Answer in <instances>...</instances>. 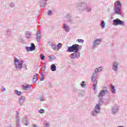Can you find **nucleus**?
I'll return each instance as SVG.
<instances>
[{
  "instance_id": "obj_1",
  "label": "nucleus",
  "mask_w": 127,
  "mask_h": 127,
  "mask_svg": "<svg viewBox=\"0 0 127 127\" xmlns=\"http://www.w3.org/2000/svg\"><path fill=\"white\" fill-rule=\"evenodd\" d=\"M81 49H82V46L76 44L68 47L67 49V52H73L70 56V59L72 60L74 59H79L81 56V53L79 52Z\"/></svg>"
},
{
  "instance_id": "obj_2",
  "label": "nucleus",
  "mask_w": 127,
  "mask_h": 127,
  "mask_svg": "<svg viewBox=\"0 0 127 127\" xmlns=\"http://www.w3.org/2000/svg\"><path fill=\"white\" fill-rule=\"evenodd\" d=\"M103 67L100 66L95 68L94 72L92 74L91 76V81L93 82V87L94 91L96 90V88H97V84H98V81L97 80V78L98 77V73L102 71Z\"/></svg>"
},
{
  "instance_id": "obj_3",
  "label": "nucleus",
  "mask_w": 127,
  "mask_h": 127,
  "mask_svg": "<svg viewBox=\"0 0 127 127\" xmlns=\"http://www.w3.org/2000/svg\"><path fill=\"white\" fill-rule=\"evenodd\" d=\"M114 13L115 14H122V3L121 1L117 0L114 3Z\"/></svg>"
},
{
  "instance_id": "obj_4",
  "label": "nucleus",
  "mask_w": 127,
  "mask_h": 127,
  "mask_svg": "<svg viewBox=\"0 0 127 127\" xmlns=\"http://www.w3.org/2000/svg\"><path fill=\"white\" fill-rule=\"evenodd\" d=\"M14 63L16 69H17V70H20V69L22 68L23 62H24V61L22 60L19 62V60L16 58H14Z\"/></svg>"
},
{
  "instance_id": "obj_5",
  "label": "nucleus",
  "mask_w": 127,
  "mask_h": 127,
  "mask_svg": "<svg viewBox=\"0 0 127 127\" xmlns=\"http://www.w3.org/2000/svg\"><path fill=\"white\" fill-rule=\"evenodd\" d=\"M100 107L99 104H96L95 107L93 108V110L91 112V115L93 117H96V116L100 114Z\"/></svg>"
},
{
  "instance_id": "obj_6",
  "label": "nucleus",
  "mask_w": 127,
  "mask_h": 127,
  "mask_svg": "<svg viewBox=\"0 0 127 127\" xmlns=\"http://www.w3.org/2000/svg\"><path fill=\"white\" fill-rule=\"evenodd\" d=\"M113 25L115 26H118V25H121L122 26H125V22L120 20L119 18L113 20Z\"/></svg>"
},
{
  "instance_id": "obj_7",
  "label": "nucleus",
  "mask_w": 127,
  "mask_h": 127,
  "mask_svg": "<svg viewBox=\"0 0 127 127\" xmlns=\"http://www.w3.org/2000/svg\"><path fill=\"white\" fill-rule=\"evenodd\" d=\"M75 5L77 6V7H80L79 9L81 11H84V10H86V6H87V3L81 2V3H75Z\"/></svg>"
},
{
  "instance_id": "obj_8",
  "label": "nucleus",
  "mask_w": 127,
  "mask_h": 127,
  "mask_svg": "<svg viewBox=\"0 0 127 127\" xmlns=\"http://www.w3.org/2000/svg\"><path fill=\"white\" fill-rule=\"evenodd\" d=\"M101 42H102V39H97L96 40H94L92 43L91 49H93V50H94L96 46L100 45Z\"/></svg>"
},
{
  "instance_id": "obj_9",
  "label": "nucleus",
  "mask_w": 127,
  "mask_h": 127,
  "mask_svg": "<svg viewBox=\"0 0 127 127\" xmlns=\"http://www.w3.org/2000/svg\"><path fill=\"white\" fill-rule=\"evenodd\" d=\"M107 93H108V90H101L98 94V97L99 99H100V98H103V97H104V96H105Z\"/></svg>"
},
{
  "instance_id": "obj_10",
  "label": "nucleus",
  "mask_w": 127,
  "mask_h": 127,
  "mask_svg": "<svg viewBox=\"0 0 127 127\" xmlns=\"http://www.w3.org/2000/svg\"><path fill=\"white\" fill-rule=\"evenodd\" d=\"M36 39L37 42H40V40L41 39V33L40 31H37L36 34Z\"/></svg>"
},
{
  "instance_id": "obj_11",
  "label": "nucleus",
  "mask_w": 127,
  "mask_h": 127,
  "mask_svg": "<svg viewBox=\"0 0 127 127\" xmlns=\"http://www.w3.org/2000/svg\"><path fill=\"white\" fill-rule=\"evenodd\" d=\"M118 66H119V62H114L113 63L112 68L115 72L118 71Z\"/></svg>"
},
{
  "instance_id": "obj_12",
  "label": "nucleus",
  "mask_w": 127,
  "mask_h": 127,
  "mask_svg": "<svg viewBox=\"0 0 127 127\" xmlns=\"http://www.w3.org/2000/svg\"><path fill=\"white\" fill-rule=\"evenodd\" d=\"M16 118L17 127H20L19 121H20V117H19V113H18V111H16Z\"/></svg>"
},
{
  "instance_id": "obj_13",
  "label": "nucleus",
  "mask_w": 127,
  "mask_h": 127,
  "mask_svg": "<svg viewBox=\"0 0 127 127\" xmlns=\"http://www.w3.org/2000/svg\"><path fill=\"white\" fill-rule=\"evenodd\" d=\"M119 111V107L118 106L115 105L112 107V113L113 115H116Z\"/></svg>"
},
{
  "instance_id": "obj_14",
  "label": "nucleus",
  "mask_w": 127,
  "mask_h": 127,
  "mask_svg": "<svg viewBox=\"0 0 127 127\" xmlns=\"http://www.w3.org/2000/svg\"><path fill=\"white\" fill-rule=\"evenodd\" d=\"M25 101V97L22 96L19 99V105L20 106H22L23 103H24V101Z\"/></svg>"
},
{
  "instance_id": "obj_15",
  "label": "nucleus",
  "mask_w": 127,
  "mask_h": 127,
  "mask_svg": "<svg viewBox=\"0 0 127 127\" xmlns=\"http://www.w3.org/2000/svg\"><path fill=\"white\" fill-rule=\"evenodd\" d=\"M25 38L26 39H30L31 37H32V35L31 34V33L29 31H27L26 32V34H25Z\"/></svg>"
},
{
  "instance_id": "obj_16",
  "label": "nucleus",
  "mask_w": 127,
  "mask_h": 127,
  "mask_svg": "<svg viewBox=\"0 0 127 127\" xmlns=\"http://www.w3.org/2000/svg\"><path fill=\"white\" fill-rule=\"evenodd\" d=\"M66 18L67 19V22H69V23H74V20L72 19H71V16L69 14L66 15Z\"/></svg>"
},
{
  "instance_id": "obj_17",
  "label": "nucleus",
  "mask_w": 127,
  "mask_h": 127,
  "mask_svg": "<svg viewBox=\"0 0 127 127\" xmlns=\"http://www.w3.org/2000/svg\"><path fill=\"white\" fill-rule=\"evenodd\" d=\"M63 28L65 30V32H69V30H70V28L69 27V26H68L66 23L64 24Z\"/></svg>"
},
{
  "instance_id": "obj_18",
  "label": "nucleus",
  "mask_w": 127,
  "mask_h": 127,
  "mask_svg": "<svg viewBox=\"0 0 127 127\" xmlns=\"http://www.w3.org/2000/svg\"><path fill=\"white\" fill-rule=\"evenodd\" d=\"M110 91L112 93V94H116V87L113 85V84L110 85Z\"/></svg>"
},
{
  "instance_id": "obj_19",
  "label": "nucleus",
  "mask_w": 127,
  "mask_h": 127,
  "mask_svg": "<svg viewBox=\"0 0 127 127\" xmlns=\"http://www.w3.org/2000/svg\"><path fill=\"white\" fill-rule=\"evenodd\" d=\"M46 5V0H41L40 5L41 7H44Z\"/></svg>"
},
{
  "instance_id": "obj_20",
  "label": "nucleus",
  "mask_w": 127,
  "mask_h": 127,
  "mask_svg": "<svg viewBox=\"0 0 127 127\" xmlns=\"http://www.w3.org/2000/svg\"><path fill=\"white\" fill-rule=\"evenodd\" d=\"M51 70L53 72L56 71V65H55V64H52L51 65Z\"/></svg>"
},
{
  "instance_id": "obj_21",
  "label": "nucleus",
  "mask_w": 127,
  "mask_h": 127,
  "mask_svg": "<svg viewBox=\"0 0 127 127\" xmlns=\"http://www.w3.org/2000/svg\"><path fill=\"white\" fill-rule=\"evenodd\" d=\"M25 49L27 52L33 51V50H35V48H33V47H26Z\"/></svg>"
},
{
  "instance_id": "obj_22",
  "label": "nucleus",
  "mask_w": 127,
  "mask_h": 127,
  "mask_svg": "<svg viewBox=\"0 0 127 127\" xmlns=\"http://www.w3.org/2000/svg\"><path fill=\"white\" fill-rule=\"evenodd\" d=\"M31 88V85L27 84L26 85H23L22 89L24 90H26L27 89H30Z\"/></svg>"
},
{
  "instance_id": "obj_23",
  "label": "nucleus",
  "mask_w": 127,
  "mask_h": 127,
  "mask_svg": "<svg viewBox=\"0 0 127 127\" xmlns=\"http://www.w3.org/2000/svg\"><path fill=\"white\" fill-rule=\"evenodd\" d=\"M36 81H37V74H35L33 75L32 79L33 83H36Z\"/></svg>"
},
{
  "instance_id": "obj_24",
  "label": "nucleus",
  "mask_w": 127,
  "mask_h": 127,
  "mask_svg": "<svg viewBox=\"0 0 127 127\" xmlns=\"http://www.w3.org/2000/svg\"><path fill=\"white\" fill-rule=\"evenodd\" d=\"M50 46H51L52 49H53V50H56L57 47L56 44L51 43Z\"/></svg>"
},
{
  "instance_id": "obj_25",
  "label": "nucleus",
  "mask_w": 127,
  "mask_h": 127,
  "mask_svg": "<svg viewBox=\"0 0 127 127\" xmlns=\"http://www.w3.org/2000/svg\"><path fill=\"white\" fill-rule=\"evenodd\" d=\"M101 26L102 27V28H105L106 26V23H105V21L104 20L101 21Z\"/></svg>"
},
{
  "instance_id": "obj_26",
  "label": "nucleus",
  "mask_w": 127,
  "mask_h": 127,
  "mask_svg": "<svg viewBox=\"0 0 127 127\" xmlns=\"http://www.w3.org/2000/svg\"><path fill=\"white\" fill-rule=\"evenodd\" d=\"M14 93L16 95H17V96H21V91H19L17 90H15Z\"/></svg>"
},
{
  "instance_id": "obj_27",
  "label": "nucleus",
  "mask_w": 127,
  "mask_h": 127,
  "mask_svg": "<svg viewBox=\"0 0 127 127\" xmlns=\"http://www.w3.org/2000/svg\"><path fill=\"white\" fill-rule=\"evenodd\" d=\"M40 58H41V60H42V61H43V60H44V59H45V56H44V55H43V54H41L40 55Z\"/></svg>"
},
{
  "instance_id": "obj_28",
  "label": "nucleus",
  "mask_w": 127,
  "mask_h": 127,
  "mask_svg": "<svg viewBox=\"0 0 127 127\" xmlns=\"http://www.w3.org/2000/svg\"><path fill=\"white\" fill-rule=\"evenodd\" d=\"M61 47H62V44L59 43L57 45V50H59Z\"/></svg>"
},
{
  "instance_id": "obj_29",
  "label": "nucleus",
  "mask_w": 127,
  "mask_h": 127,
  "mask_svg": "<svg viewBox=\"0 0 127 127\" xmlns=\"http://www.w3.org/2000/svg\"><path fill=\"white\" fill-rule=\"evenodd\" d=\"M81 86L82 88H85L86 87V82L85 81H82Z\"/></svg>"
},
{
  "instance_id": "obj_30",
  "label": "nucleus",
  "mask_w": 127,
  "mask_h": 127,
  "mask_svg": "<svg viewBox=\"0 0 127 127\" xmlns=\"http://www.w3.org/2000/svg\"><path fill=\"white\" fill-rule=\"evenodd\" d=\"M77 42H79V43H84V40L78 39L76 40Z\"/></svg>"
},
{
  "instance_id": "obj_31",
  "label": "nucleus",
  "mask_w": 127,
  "mask_h": 127,
  "mask_svg": "<svg viewBox=\"0 0 127 127\" xmlns=\"http://www.w3.org/2000/svg\"><path fill=\"white\" fill-rule=\"evenodd\" d=\"M6 33H7V35H8V36H11V31L10 30H7L6 31Z\"/></svg>"
},
{
  "instance_id": "obj_32",
  "label": "nucleus",
  "mask_w": 127,
  "mask_h": 127,
  "mask_svg": "<svg viewBox=\"0 0 127 127\" xmlns=\"http://www.w3.org/2000/svg\"><path fill=\"white\" fill-rule=\"evenodd\" d=\"M47 14H48V15H52V10H49L48 11V12H47Z\"/></svg>"
},
{
  "instance_id": "obj_33",
  "label": "nucleus",
  "mask_w": 127,
  "mask_h": 127,
  "mask_svg": "<svg viewBox=\"0 0 127 127\" xmlns=\"http://www.w3.org/2000/svg\"><path fill=\"white\" fill-rule=\"evenodd\" d=\"M38 113L39 114H44V110L43 109H40L38 111Z\"/></svg>"
},
{
  "instance_id": "obj_34",
  "label": "nucleus",
  "mask_w": 127,
  "mask_h": 127,
  "mask_svg": "<svg viewBox=\"0 0 127 127\" xmlns=\"http://www.w3.org/2000/svg\"><path fill=\"white\" fill-rule=\"evenodd\" d=\"M91 10H92V9H91V7H86L87 11L90 12V11H91Z\"/></svg>"
},
{
  "instance_id": "obj_35",
  "label": "nucleus",
  "mask_w": 127,
  "mask_h": 127,
  "mask_svg": "<svg viewBox=\"0 0 127 127\" xmlns=\"http://www.w3.org/2000/svg\"><path fill=\"white\" fill-rule=\"evenodd\" d=\"M103 89L104 90H102V91H105V90L108 91V87L107 86H103Z\"/></svg>"
},
{
  "instance_id": "obj_36",
  "label": "nucleus",
  "mask_w": 127,
  "mask_h": 127,
  "mask_svg": "<svg viewBox=\"0 0 127 127\" xmlns=\"http://www.w3.org/2000/svg\"><path fill=\"white\" fill-rule=\"evenodd\" d=\"M104 101H103V98L101 97L100 98V100L99 101V104H101V103H103Z\"/></svg>"
},
{
  "instance_id": "obj_37",
  "label": "nucleus",
  "mask_w": 127,
  "mask_h": 127,
  "mask_svg": "<svg viewBox=\"0 0 127 127\" xmlns=\"http://www.w3.org/2000/svg\"><path fill=\"white\" fill-rule=\"evenodd\" d=\"M23 41H24V40H23L22 38H20L19 39V42H23Z\"/></svg>"
},
{
  "instance_id": "obj_38",
  "label": "nucleus",
  "mask_w": 127,
  "mask_h": 127,
  "mask_svg": "<svg viewBox=\"0 0 127 127\" xmlns=\"http://www.w3.org/2000/svg\"><path fill=\"white\" fill-rule=\"evenodd\" d=\"M10 7H14V3H11L10 4Z\"/></svg>"
},
{
  "instance_id": "obj_39",
  "label": "nucleus",
  "mask_w": 127,
  "mask_h": 127,
  "mask_svg": "<svg viewBox=\"0 0 127 127\" xmlns=\"http://www.w3.org/2000/svg\"><path fill=\"white\" fill-rule=\"evenodd\" d=\"M50 124L49 123H46V125H45V127H49Z\"/></svg>"
},
{
  "instance_id": "obj_40",
  "label": "nucleus",
  "mask_w": 127,
  "mask_h": 127,
  "mask_svg": "<svg viewBox=\"0 0 127 127\" xmlns=\"http://www.w3.org/2000/svg\"><path fill=\"white\" fill-rule=\"evenodd\" d=\"M32 47L33 48H34V44L31 43V47Z\"/></svg>"
},
{
  "instance_id": "obj_41",
  "label": "nucleus",
  "mask_w": 127,
  "mask_h": 127,
  "mask_svg": "<svg viewBox=\"0 0 127 127\" xmlns=\"http://www.w3.org/2000/svg\"><path fill=\"white\" fill-rule=\"evenodd\" d=\"M50 59H55V56H52L51 57H50Z\"/></svg>"
},
{
  "instance_id": "obj_42",
  "label": "nucleus",
  "mask_w": 127,
  "mask_h": 127,
  "mask_svg": "<svg viewBox=\"0 0 127 127\" xmlns=\"http://www.w3.org/2000/svg\"><path fill=\"white\" fill-rule=\"evenodd\" d=\"M41 75L42 77H44V76H45V75H44V73H43V72H42L41 73Z\"/></svg>"
},
{
  "instance_id": "obj_43",
  "label": "nucleus",
  "mask_w": 127,
  "mask_h": 127,
  "mask_svg": "<svg viewBox=\"0 0 127 127\" xmlns=\"http://www.w3.org/2000/svg\"><path fill=\"white\" fill-rule=\"evenodd\" d=\"M40 100L41 101V102H43V101H44V99H43V98H40Z\"/></svg>"
},
{
  "instance_id": "obj_44",
  "label": "nucleus",
  "mask_w": 127,
  "mask_h": 127,
  "mask_svg": "<svg viewBox=\"0 0 127 127\" xmlns=\"http://www.w3.org/2000/svg\"><path fill=\"white\" fill-rule=\"evenodd\" d=\"M44 80V77H42L41 78H40V81H43Z\"/></svg>"
},
{
  "instance_id": "obj_45",
  "label": "nucleus",
  "mask_w": 127,
  "mask_h": 127,
  "mask_svg": "<svg viewBox=\"0 0 127 127\" xmlns=\"http://www.w3.org/2000/svg\"><path fill=\"white\" fill-rule=\"evenodd\" d=\"M24 66L25 67V70H27V67L26 64H24Z\"/></svg>"
},
{
  "instance_id": "obj_46",
  "label": "nucleus",
  "mask_w": 127,
  "mask_h": 127,
  "mask_svg": "<svg viewBox=\"0 0 127 127\" xmlns=\"http://www.w3.org/2000/svg\"><path fill=\"white\" fill-rule=\"evenodd\" d=\"M33 127H37V126H36V125H35V124H34V125H33Z\"/></svg>"
},
{
  "instance_id": "obj_47",
  "label": "nucleus",
  "mask_w": 127,
  "mask_h": 127,
  "mask_svg": "<svg viewBox=\"0 0 127 127\" xmlns=\"http://www.w3.org/2000/svg\"><path fill=\"white\" fill-rule=\"evenodd\" d=\"M5 90H6V89H5V88L4 87L3 89H2L3 92L5 91Z\"/></svg>"
},
{
  "instance_id": "obj_48",
  "label": "nucleus",
  "mask_w": 127,
  "mask_h": 127,
  "mask_svg": "<svg viewBox=\"0 0 127 127\" xmlns=\"http://www.w3.org/2000/svg\"><path fill=\"white\" fill-rule=\"evenodd\" d=\"M43 71H45V66L43 67Z\"/></svg>"
},
{
  "instance_id": "obj_49",
  "label": "nucleus",
  "mask_w": 127,
  "mask_h": 127,
  "mask_svg": "<svg viewBox=\"0 0 127 127\" xmlns=\"http://www.w3.org/2000/svg\"><path fill=\"white\" fill-rule=\"evenodd\" d=\"M25 126H28V124H27V123H25Z\"/></svg>"
},
{
  "instance_id": "obj_50",
  "label": "nucleus",
  "mask_w": 127,
  "mask_h": 127,
  "mask_svg": "<svg viewBox=\"0 0 127 127\" xmlns=\"http://www.w3.org/2000/svg\"><path fill=\"white\" fill-rule=\"evenodd\" d=\"M118 127H124V126H118Z\"/></svg>"
},
{
  "instance_id": "obj_51",
  "label": "nucleus",
  "mask_w": 127,
  "mask_h": 127,
  "mask_svg": "<svg viewBox=\"0 0 127 127\" xmlns=\"http://www.w3.org/2000/svg\"><path fill=\"white\" fill-rule=\"evenodd\" d=\"M52 87H53L52 85H51V88H52Z\"/></svg>"
},
{
  "instance_id": "obj_52",
  "label": "nucleus",
  "mask_w": 127,
  "mask_h": 127,
  "mask_svg": "<svg viewBox=\"0 0 127 127\" xmlns=\"http://www.w3.org/2000/svg\"><path fill=\"white\" fill-rule=\"evenodd\" d=\"M26 123H27V120H26Z\"/></svg>"
}]
</instances>
